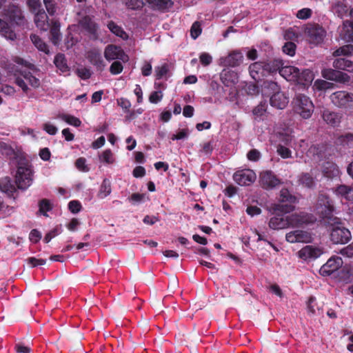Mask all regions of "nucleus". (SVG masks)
Segmentation results:
<instances>
[{
  "mask_svg": "<svg viewBox=\"0 0 353 353\" xmlns=\"http://www.w3.org/2000/svg\"><path fill=\"white\" fill-rule=\"evenodd\" d=\"M315 218L306 213L292 214L291 215L276 214L272 216L268 223L272 230H283L288 227H298L305 223H313Z\"/></svg>",
  "mask_w": 353,
  "mask_h": 353,
  "instance_id": "f257e3e1",
  "label": "nucleus"
},
{
  "mask_svg": "<svg viewBox=\"0 0 353 353\" xmlns=\"http://www.w3.org/2000/svg\"><path fill=\"white\" fill-rule=\"evenodd\" d=\"M281 65L283 63H281ZM279 74L288 81L307 87L311 85L314 80V74L310 70H304L301 72L299 69L292 65H281Z\"/></svg>",
  "mask_w": 353,
  "mask_h": 353,
  "instance_id": "f03ea898",
  "label": "nucleus"
},
{
  "mask_svg": "<svg viewBox=\"0 0 353 353\" xmlns=\"http://www.w3.org/2000/svg\"><path fill=\"white\" fill-rule=\"evenodd\" d=\"M281 65L279 60H273L268 63L256 61L249 67V72L251 77L256 81L262 80L269 74L276 72Z\"/></svg>",
  "mask_w": 353,
  "mask_h": 353,
  "instance_id": "7ed1b4c3",
  "label": "nucleus"
},
{
  "mask_svg": "<svg viewBox=\"0 0 353 353\" xmlns=\"http://www.w3.org/2000/svg\"><path fill=\"white\" fill-rule=\"evenodd\" d=\"M327 224L332 228L330 239L334 243L345 244L351 239L350 230L345 227L339 218L330 219Z\"/></svg>",
  "mask_w": 353,
  "mask_h": 353,
  "instance_id": "20e7f679",
  "label": "nucleus"
},
{
  "mask_svg": "<svg viewBox=\"0 0 353 353\" xmlns=\"http://www.w3.org/2000/svg\"><path fill=\"white\" fill-rule=\"evenodd\" d=\"M32 170L27 161L21 159L18 161L15 181L19 188L26 189L32 183Z\"/></svg>",
  "mask_w": 353,
  "mask_h": 353,
  "instance_id": "39448f33",
  "label": "nucleus"
},
{
  "mask_svg": "<svg viewBox=\"0 0 353 353\" xmlns=\"http://www.w3.org/2000/svg\"><path fill=\"white\" fill-rule=\"evenodd\" d=\"M294 112L301 118L309 119L314 109V105L310 97L304 94H297L293 100Z\"/></svg>",
  "mask_w": 353,
  "mask_h": 353,
  "instance_id": "423d86ee",
  "label": "nucleus"
},
{
  "mask_svg": "<svg viewBox=\"0 0 353 353\" xmlns=\"http://www.w3.org/2000/svg\"><path fill=\"white\" fill-rule=\"evenodd\" d=\"M266 88L272 90L274 94L270 97V104L278 109L285 108L289 103V98L285 93L280 92V88L276 83L269 82Z\"/></svg>",
  "mask_w": 353,
  "mask_h": 353,
  "instance_id": "0eeeda50",
  "label": "nucleus"
},
{
  "mask_svg": "<svg viewBox=\"0 0 353 353\" xmlns=\"http://www.w3.org/2000/svg\"><path fill=\"white\" fill-rule=\"evenodd\" d=\"M334 211V205L332 202L325 194H321L318 198L317 203L316 205V212L323 219L327 220V223L330 221L332 218H336L332 215Z\"/></svg>",
  "mask_w": 353,
  "mask_h": 353,
  "instance_id": "6e6552de",
  "label": "nucleus"
},
{
  "mask_svg": "<svg viewBox=\"0 0 353 353\" xmlns=\"http://www.w3.org/2000/svg\"><path fill=\"white\" fill-rule=\"evenodd\" d=\"M332 103L340 108L352 110L353 108V94L346 91H338L330 95Z\"/></svg>",
  "mask_w": 353,
  "mask_h": 353,
  "instance_id": "1a4fd4ad",
  "label": "nucleus"
},
{
  "mask_svg": "<svg viewBox=\"0 0 353 353\" xmlns=\"http://www.w3.org/2000/svg\"><path fill=\"white\" fill-rule=\"evenodd\" d=\"M322 254L323 250L319 246L307 245L297 252V256L304 261L310 262L319 258Z\"/></svg>",
  "mask_w": 353,
  "mask_h": 353,
  "instance_id": "9d476101",
  "label": "nucleus"
},
{
  "mask_svg": "<svg viewBox=\"0 0 353 353\" xmlns=\"http://www.w3.org/2000/svg\"><path fill=\"white\" fill-rule=\"evenodd\" d=\"M104 57L108 61L113 60H120L123 62L128 61V56L123 50L119 46L109 44L104 50Z\"/></svg>",
  "mask_w": 353,
  "mask_h": 353,
  "instance_id": "9b49d317",
  "label": "nucleus"
},
{
  "mask_svg": "<svg viewBox=\"0 0 353 353\" xmlns=\"http://www.w3.org/2000/svg\"><path fill=\"white\" fill-rule=\"evenodd\" d=\"M15 82L24 92H28L29 90L27 83L34 88H37L40 85L39 79L33 76L30 72L23 73L22 77H17Z\"/></svg>",
  "mask_w": 353,
  "mask_h": 353,
  "instance_id": "f8f14e48",
  "label": "nucleus"
},
{
  "mask_svg": "<svg viewBox=\"0 0 353 353\" xmlns=\"http://www.w3.org/2000/svg\"><path fill=\"white\" fill-rule=\"evenodd\" d=\"M233 179L240 185H250L255 181L256 175L252 170H242L235 172Z\"/></svg>",
  "mask_w": 353,
  "mask_h": 353,
  "instance_id": "ddd939ff",
  "label": "nucleus"
},
{
  "mask_svg": "<svg viewBox=\"0 0 353 353\" xmlns=\"http://www.w3.org/2000/svg\"><path fill=\"white\" fill-rule=\"evenodd\" d=\"M285 239L291 243H309L312 241V234L304 230H297L286 234Z\"/></svg>",
  "mask_w": 353,
  "mask_h": 353,
  "instance_id": "4468645a",
  "label": "nucleus"
},
{
  "mask_svg": "<svg viewBox=\"0 0 353 353\" xmlns=\"http://www.w3.org/2000/svg\"><path fill=\"white\" fill-rule=\"evenodd\" d=\"M343 265V260L339 256H332L320 268L319 272L322 276H329Z\"/></svg>",
  "mask_w": 353,
  "mask_h": 353,
  "instance_id": "2eb2a0df",
  "label": "nucleus"
},
{
  "mask_svg": "<svg viewBox=\"0 0 353 353\" xmlns=\"http://www.w3.org/2000/svg\"><path fill=\"white\" fill-rule=\"evenodd\" d=\"M307 34L310 43L319 44L323 42L326 32L322 27L312 26L307 28Z\"/></svg>",
  "mask_w": 353,
  "mask_h": 353,
  "instance_id": "dca6fc26",
  "label": "nucleus"
},
{
  "mask_svg": "<svg viewBox=\"0 0 353 353\" xmlns=\"http://www.w3.org/2000/svg\"><path fill=\"white\" fill-rule=\"evenodd\" d=\"M260 183L265 189L273 188L281 183L280 180L270 171H264L260 174Z\"/></svg>",
  "mask_w": 353,
  "mask_h": 353,
  "instance_id": "f3484780",
  "label": "nucleus"
},
{
  "mask_svg": "<svg viewBox=\"0 0 353 353\" xmlns=\"http://www.w3.org/2000/svg\"><path fill=\"white\" fill-rule=\"evenodd\" d=\"M4 16L6 19H9L11 22L17 25H22L23 23L24 19L22 17L21 11L16 6H10L8 8L5 10Z\"/></svg>",
  "mask_w": 353,
  "mask_h": 353,
  "instance_id": "a211bd4d",
  "label": "nucleus"
},
{
  "mask_svg": "<svg viewBox=\"0 0 353 353\" xmlns=\"http://www.w3.org/2000/svg\"><path fill=\"white\" fill-rule=\"evenodd\" d=\"M87 58L98 70H103L106 65L101 56V50L99 49L94 48L88 51Z\"/></svg>",
  "mask_w": 353,
  "mask_h": 353,
  "instance_id": "6ab92c4d",
  "label": "nucleus"
},
{
  "mask_svg": "<svg viewBox=\"0 0 353 353\" xmlns=\"http://www.w3.org/2000/svg\"><path fill=\"white\" fill-rule=\"evenodd\" d=\"M90 13V8L83 12H79V21L80 25L90 33H94L97 30L96 24L92 21L90 17L87 14Z\"/></svg>",
  "mask_w": 353,
  "mask_h": 353,
  "instance_id": "aec40b11",
  "label": "nucleus"
},
{
  "mask_svg": "<svg viewBox=\"0 0 353 353\" xmlns=\"http://www.w3.org/2000/svg\"><path fill=\"white\" fill-rule=\"evenodd\" d=\"M340 37L347 42L353 41V23L350 21H345L340 30Z\"/></svg>",
  "mask_w": 353,
  "mask_h": 353,
  "instance_id": "412c9836",
  "label": "nucleus"
},
{
  "mask_svg": "<svg viewBox=\"0 0 353 353\" xmlns=\"http://www.w3.org/2000/svg\"><path fill=\"white\" fill-rule=\"evenodd\" d=\"M334 193L341 199L353 202V188L345 185H341L334 190Z\"/></svg>",
  "mask_w": 353,
  "mask_h": 353,
  "instance_id": "4be33fe9",
  "label": "nucleus"
},
{
  "mask_svg": "<svg viewBox=\"0 0 353 353\" xmlns=\"http://www.w3.org/2000/svg\"><path fill=\"white\" fill-rule=\"evenodd\" d=\"M34 13V23L38 28L41 30H47L49 27L48 22V16L46 12L41 10Z\"/></svg>",
  "mask_w": 353,
  "mask_h": 353,
  "instance_id": "5701e85b",
  "label": "nucleus"
},
{
  "mask_svg": "<svg viewBox=\"0 0 353 353\" xmlns=\"http://www.w3.org/2000/svg\"><path fill=\"white\" fill-rule=\"evenodd\" d=\"M307 157L315 162L321 161L324 157V147L321 145H312L307 152Z\"/></svg>",
  "mask_w": 353,
  "mask_h": 353,
  "instance_id": "b1692460",
  "label": "nucleus"
},
{
  "mask_svg": "<svg viewBox=\"0 0 353 353\" xmlns=\"http://www.w3.org/2000/svg\"><path fill=\"white\" fill-rule=\"evenodd\" d=\"M323 174L328 178H333L339 174V170L337 165L332 162H326L322 167Z\"/></svg>",
  "mask_w": 353,
  "mask_h": 353,
  "instance_id": "393cba45",
  "label": "nucleus"
},
{
  "mask_svg": "<svg viewBox=\"0 0 353 353\" xmlns=\"http://www.w3.org/2000/svg\"><path fill=\"white\" fill-rule=\"evenodd\" d=\"M323 119L327 124L336 126L340 123L341 117L336 112L325 110L323 113Z\"/></svg>",
  "mask_w": 353,
  "mask_h": 353,
  "instance_id": "a878e982",
  "label": "nucleus"
},
{
  "mask_svg": "<svg viewBox=\"0 0 353 353\" xmlns=\"http://www.w3.org/2000/svg\"><path fill=\"white\" fill-rule=\"evenodd\" d=\"M243 59V54L239 52H233L230 53L225 59V64L235 67L240 65Z\"/></svg>",
  "mask_w": 353,
  "mask_h": 353,
  "instance_id": "bb28decb",
  "label": "nucleus"
},
{
  "mask_svg": "<svg viewBox=\"0 0 353 353\" xmlns=\"http://www.w3.org/2000/svg\"><path fill=\"white\" fill-rule=\"evenodd\" d=\"M333 66L339 70H343L353 72V62L344 58L335 59L333 63Z\"/></svg>",
  "mask_w": 353,
  "mask_h": 353,
  "instance_id": "cd10ccee",
  "label": "nucleus"
},
{
  "mask_svg": "<svg viewBox=\"0 0 353 353\" xmlns=\"http://www.w3.org/2000/svg\"><path fill=\"white\" fill-rule=\"evenodd\" d=\"M0 34L7 39L14 40L16 38L15 33L10 27L2 19H0Z\"/></svg>",
  "mask_w": 353,
  "mask_h": 353,
  "instance_id": "c85d7f7f",
  "label": "nucleus"
},
{
  "mask_svg": "<svg viewBox=\"0 0 353 353\" xmlns=\"http://www.w3.org/2000/svg\"><path fill=\"white\" fill-rule=\"evenodd\" d=\"M267 105L265 103H261L256 106L252 111L254 119L256 121H261L264 119L266 115Z\"/></svg>",
  "mask_w": 353,
  "mask_h": 353,
  "instance_id": "c756f323",
  "label": "nucleus"
},
{
  "mask_svg": "<svg viewBox=\"0 0 353 353\" xmlns=\"http://www.w3.org/2000/svg\"><path fill=\"white\" fill-rule=\"evenodd\" d=\"M30 39L34 44V46L41 52H43L46 54H48L50 52L48 45L37 35L32 34L30 36Z\"/></svg>",
  "mask_w": 353,
  "mask_h": 353,
  "instance_id": "7c9ffc66",
  "label": "nucleus"
},
{
  "mask_svg": "<svg viewBox=\"0 0 353 353\" xmlns=\"http://www.w3.org/2000/svg\"><path fill=\"white\" fill-rule=\"evenodd\" d=\"M112 189L110 181L108 179H105L103 181L99 191L98 192V197L100 199H104L108 195H110Z\"/></svg>",
  "mask_w": 353,
  "mask_h": 353,
  "instance_id": "2f4dec72",
  "label": "nucleus"
},
{
  "mask_svg": "<svg viewBox=\"0 0 353 353\" xmlns=\"http://www.w3.org/2000/svg\"><path fill=\"white\" fill-rule=\"evenodd\" d=\"M61 39V34L59 31V24L54 22L50 28V40L54 45H57Z\"/></svg>",
  "mask_w": 353,
  "mask_h": 353,
  "instance_id": "473e14b6",
  "label": "nucleus"
},
{
  "mask_svg": "<svg viewBox=\"0 0 353 353\" xmlns=\"http://www.w3.org/2000/svg\"><path fill=\"white\" fill-rule=\"evenodd\" d=\"M54 63L56 67L61 72H65L68 71V66L66 63L65 56L62 54H58L54 57Z\"/></svg>",
  "mask_w": 353,
  "mask_h": 353,
  "instance_id": "72a5a7b5",
  "label": "nucleus"
},
{
  "mask_svg": "<svg viewBox=\"0 0 353 353\" xmlns=\"http://www.w3.org/2000/svg\"><path fill=\"white\" fill-rule=\"evenodd\" d=\"M58 118L64 121L68 124L73 125L74 127H79L81 125V120L73 115L61 114L58 116Z\"/></svg>",
  "mask_w": 353,
  "mask_h": 353,
  "instance_id": "f704fd0d",
  "label": "nucleus"
},
{
  "mask_svg": "<svg viewBox=\"0 0 353 353\" xmlns=\"http://www.w3.org/2000/svg\"><path fill=\"white\" fill-rule=\"evenodd\" d=\"M299 181L307 188H312L314 184V179L310 173H302L299 178Z\"/></svg>",
  "mask_w": 353,
  "mask_h": 353,
  "instance_id": "c9c22d12",
  "label": "nucleus"
},
{
  "mask_svg": "<svg viewBox=\"0 0 353 353\" xmlns=\"http://www.w3.org/2000/svg\"><path fill=\"white\" fill-rule=\"evenodd\" d=\"M101 162L106 164H112L114 163L115 159L111 150H105L99 157Z\"/></svg>",
  "mask_w": 353,
  "mask_h": 353,
  "instance_id": "e433bc0d",
  "label": "nucleus"
},
{
  "mask_svg": "<svg viewBox=\"0 0 353 353\" xmlns=\"http://www.w3.org/2000/svg\"><path fill=\"white\" fill-rule=\"evenodd\" d=\"M333 55L335 57L339 56H351L353 55V46L351 44L343 46L333 52Z\"/></svg>",
  "mask_w": 353,
  "mask_h": 353,
  "instance_id": "4c0bfd02",
  "label": "nucleus"
},
{
  "mask_svg": "<svg viewBox=\"0 0 353 353\" xmlns=\"http://www.w3.org/2000/svg\"><path fill=\"white\" fill-rule=\"evenodd\" d=\"M108 28L109 30L115 35L122 38L125 39L127 37L126 33L123 30V29L117 26L112 21H110L108 24Z\"/></svg>",
  "mask_w": 353,
  "mask_h": 353,
  "instance_id": "58836bf2",
  "label": "nucleus"
},
{
  "mask_svg": "<svg viewBox=\"0 0 353 353\" xmlns=\"http://www.w3.org/2000/svg\"><path fill=\"white\" fill-rule=\"evenodd\" d=\"M333 12L338 14V16L341 18L345 16L347 13L348 8L346 5H345L342 2L336 3L333 7Z\"/></svg>",
  "mask_w": 353,
  "mask_h": 353,
  "instance_id": "ea45409f",
  "label": "nucleus"
},
{
  "mask_svg": "<svg viewBox=\"0 0 353 353\" xmlns=\"http://www.w3.org/2000/svg\"><path fill=\"white\" fill-rule=\"evenodd\" d=\"M0 189L3 192L10 193L13 191L14 187L11 183L10 179L8 177H6L2 179L0 181Z\"/></svg>",
  "mask_w": 353,
  "mask_h": 353,
  "instance_id": "a19ab883",
  "label": "nucleus"
},
{
  "mask_svg": "<svg viewBox=\"0 0 353 353\" xmlns=\"http://www.w3.org/2000/svg\"><path fill=\"white\" fill-rule=\"evenodd\" d=\"M154 72L157 79H162L168 74L169 72V65L167 63H163L161 65L157 66L154 68Z\"/></svg>",
  "mask_w": 353,
  "mask_h": 353,
  "instance_id": "79ce46f5",
  "label": "nucleus"
},
{
  "mask_svg": "<svg viewBox=\"0 0 353 353\" xmlns=\"http://www.w3.org/2000/svg\"><path fill=\"white\" fill-rule=\"evenodd\" d=\"M279 201L281 203L289 202L292 203L294 202L295 198L290 194L287 189H282L280 191Z\"/></svg>",
  "mask_w": 353,
  "mask_h": 353,
  "instance_id": "37998d69",
  "label": "nucleus"
},
{
  "mask_svg": "<svg viewBox=\"0 0 353 353\" xmlns=\"http://www.w3.org/2000/svg\"><path fill=\"white\" fill-rule=\"evenodd\" d=\"M332 83L322 79L316 80L313 85L314 89L318 90H327L332 88Z\"/></svg>",
  "mask_w": 353,
  "mask_h": 353,
  "instance_id": "c03bdc74",
  "label": "nucleus"
},
{
  "mask_svg": "<svg viewBox=\"0 0 353 353\" xmlns=\"http://www.w3.org/2000/svg\"><path fill=\"white\" fill-rule=\"evenodd\" d=\"M0 150L2 154L8 156L10 158L16 156L14 150L6 143L0 142Z\"/></svg>",
  "mask_w": 353,
  "mask_h": 353,
  "instance_id": "a18cd8bd",
  "label": "nucleus"
},
{
  "mask_svg": "<svg viewBox=\"0 0 353 353\" xmlns=\"http://www.w3.org/2000/svg\"><path fill=\"white\" fill-rule=\"evenodd\" d=\"M152 7L163 8L170 4V0H145Z\"/></svg>",
  "mask_w": 353,
  "mask_h": 353,
  "instance_id": "49530a36",
  "label": "nucleus"
},
{
  "mask_svg": "<svg viewBox=\"0 0 353 353\" xmlns=\"http://www.w3.org/2000/svg\"><path fill=\"white\" fill-rule=\"evenodd\" d=\"M278 154L283 159H289L292 157V151L281 145H279L276 148Z\"/></svg>",
  "mask_w": 353,
  "mask_h": 353,
  "instance_id": "de8ad7c7",
  "label": "nucleus"
},
{
  "mask_svg": "<svg viewBox=\"0 0 353 353\" xmlns=\"http://www.w3.org/2000/svg\"><path fill=\"white\" fill-rule=\"evenodd\" d=\"M125 6L132 10L139 9L143 7V2L142 0H123Z\"/></svg>",
  "mask_w": 353,
  "mask_h": 353,
  "instance_id": "09e8293b",
  "label": "nucleus"
},
{
  "mask_svg": "<svg viewBox=\"0 0 353 353\" xmlns=\"http://www.w3.org/2000/svg\"><path fill=\"white\" fill-rule=\"evenodd\" d=\"M337 72L338 70H334L332 69H324L322 70L321 74L325 79L336 81L337 78Z\"/></svg>",
  "mask_w": 353,
  "mask_h": 353,
  "instance_id": "8fccbe9b",
  "label": "nucleus"
},
{
  "mask_svg": "<svg viewBox=\"0 0 353 353\" xmlns=\"http://www.w3.org/2000/svg\"><path fill=\"white\" fill-rule=\"evenodd\" d=\"M26 262L30 268L43 265L46 263V260L42 259H36L34 257H30L26 259Z\"/></svg>",
  "mask_w": 353,
  "mask_h": 353,
  "instance_id": "3c124183",
  "label": "nucleus"
},
{
  "mask_svg": "<svg viewBox=\"0 0 353 353\" xmlns=\"http://www.w3.org/2000/svg\"><path fill=\"white\" fill-rule=\"evenodd\" d=\"M51 209L52 205L48 200L43 199L39 203V212L44 216H48L46 213Z\"/></svg>",
  "mask_w": 353,
  "mask_h": 353,
  "instance_id": "603ef678",
  "label": "nucleus"
},
{
  "mask_svg": "<svg viewBox=\"0 0 353 353\" xmlns=\"http://www.w3.org/2000/svg\"><path fill=\"white\" fill-rule=\"evenodd\" d=\"M28 5L32 12L42 10L41 0H28Z\"/></svg>",
  "mask_w": 353,
  "mask_h": 353,
  "instance_id": "864d4df0",
  "label": "nucleus"
},
{
  "mask_svg": "<svg viewBox=\"0 0 353 353\" xmlns=\"http://www.w3.org/2000/svg\"><path fill=\"white\" fill-rule=\"evenodd\" d=\"M123 69V65L119 61H114L110 68V71L112 74H120Z\"/></svg>",
  "mask_w": 353,
  "mask_h": 353,
  "instance_id": "5fc2aeb1",
  "label": "nucleus"
},
{
  "mask_svg": "<svg viewBox=\"0 0 353 353\" xmlns=\"http://www.w3.org/2000/svg\"><path fill=\"white\" fill-rule=\"evenodd\" d=\"M163 96L161 91L152 92L149 97V101L152 103H157L161 101Z\"/></svg>",
  "mask_w": 353,
  "mask_h": 353,
  "instance_id": "6e6d98bb",
  "label": "nucleus"
},
{
  "mask_svg": "<svg viewBox=\"0 0 353 353\" xmlns=\"http://www.w3.org/2000/svg\"><path fill=\"white\" fill-rule=\"evenodd\" d=\"M200 62L204 66L210 65L212 61V57L208 52H202L199 56Z\"/></svg>",
  "mask_w": 353,
  "mask_h": 353,
  "instance_id": "4d7b16f0",
  "label": "nucleus"
},
{
  "mask_svg": "<svg viewBox=\"0 0 353 353\" xmlns=\"http://www.w3.org/2000/svg\"><path fill=\"white\" fill-rule=\"evenodd\" d=\"M295 48L296 46L294 43L288 42L283 46V50L285 54L293 56L295 54Z\"/></svg>",
  "mask_w": 353,
  "mask_h": 353,
  "instance_id": "13d9d810",
  "label": "nucleus"
},
{
  "mask_svg": "<svg viewBox=\"0 0 353 353\" xmlns=\"http://www.w3.org/2000/svg\"><path fill=\"white\" fill-rule=\"evenodd\" d=\"M201 33V28L198 22H195L192 24L190 30L191 37L195 39H196Z\"/></svg>",
  "mask_w": 353,
  "mask_h": 353,
  "instance_id": "bf43d9fd",
  "label": "nucleus"
},
{
  "mask_svg": "<svg viewBox=\"0 0 353 353\" xmlns=\"http://www.w3.org/2000/svg\"><path fill=\"white\" fill-rule=\"evenodd\" d=\"M190 134L188 129H183L179 130L176 134H173L172 137V140H181L188 138Z\"/></svg>",
  "mask_w": 353,
  "mask_h": 353,
  "instance_id": "052dcab7",
  "label": "nucleus"
},
{
  "mask_svg": "<svg viewBox=\"0 0 353 353\" xmlns=\"http://www.w3.org/2000/svg\"><path fill=\"white\" fill-rule=\"evenodd\" d=\"M76 167L81 171L88 172L89 170L86 165V159L85 158H79L75 163Z\"/></svg>",
  "mask_w": 353,
  "mask_h": 353,
  "instance_id": "680f3d73",
  "label": "nucleus"
},
{
  "mask_svg": "<svg viewBox=\"0 0 353 353\" xmlns=\"http://www.w3.org/2000/svg\"><path fill=\"white\" fill-rule=\"evenodd\" d=\"M43 129L50 135H54L58 131L57 128L49 122L43 124Z\"/></svg>",
  "mask_w": 353,
  "mask_h": 353,
  "instance_id": "e2e57ef3",
  "label": "nucleus"
},
{
  "mask_svg": "<svg viewBox=\"0 0 353 353\" xmlns=\"http://www.w3.org/2000/svg\"><path fill=\"white\" fill-rule=\"evenodd\" d=\"M312 10L310 8H303L296 13V17L301 19H307L310 17Z\"/></svg>",
  "mask_w": 353,
  "mask_h": 353,
  "instance_id": "0e129e2a",
  "label": "nucleus"
},
{
  "mask_svg": "<svg viewBox=\"0 0 353 353\" xmlns=\"http://www.w3.org/2000/svg\"><path fill=\"white\" fill-rule=\"evenodd\" d=\"M117 103L121 106L125 112H129L131 108L130 101L125 98H120L117 99Z\"/></svg>",
  "mask_w": 353,
  "mask_h": 353,
  "instance_id": "69168bd1",
  "label": "nucleus"
},
{
  "mask_svg": "<svg viewBox=\"0 0 353 353\" xmlns=\"http://www.w3.org/2000/svg\"><path fill=\"white\" fill-rule=\"evenodd\" d=\"M152 64L148 61H145L141 66V73L143 76H150L152 73Z\"/></svg>",
  "mask_w": 353,
  "mask_h": 353,
  "instance_id": "338daca9",
  "label": "nucleus"
},
{
  "mask_svg": "<svg viewBox=\"0 0 353 353\" xmlns=\"http://www.w3.org/2000/svg\"><path fill=\"white\" fill-rule=\"evenodd\" d=\"M46 10L50 14H54L56 12V4L52 0H43Z\"/></svg>",
  "mask_w": 353,
  "mask_h": 353,
  "instance_id": "774afa93",
  "label": "nucleus"
}]
</instances>
